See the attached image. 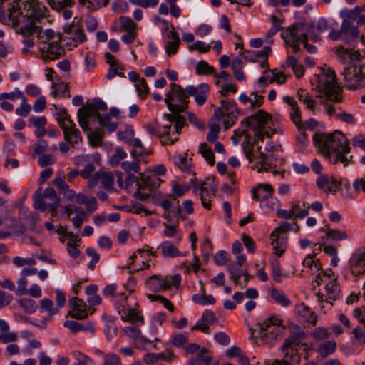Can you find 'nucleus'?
<instances>
[{"label": "nucleus", "instance_id": "63", "mask_svg": "<svg viewBox=\"0 0 365 365\" xmlns=\"http://www.w3.org/2000/svg\"><path fill=\"white\" fill-rule=\"evenodd\" d=\"M189 190L188 186L175 185L173 187V195L175 198L180 197Z\"/></svg>", "mask_w": 365, "mask_h": 365}, {"label": "nucleus", "instance_id": "51", "mask_svg": "<svg viewBox=\"0 0 365 365\" xmlns=\"http://www.w3.org/2000/svg\"><path fill=\"white\" fill-rule=\"evenodd\" d=\"M326 236L327 237L331 238L332 240H339L342 239H346L347 237V235L346 232H341L337 230H331L329 229L327 232L326 233Z\"/></svg>", "mask_w": 365, "mask_h": 365}, {"label": "nucleus", "instance_id": "3", "mask_svg": "<svg viewBox=\"0 0 365 365\" xmlns=\"http://www.w3.org/2000/svg\"><path fill=\"white\" fill-rule=\"evenodd\" d=\"M361 9L358 6L351 10L344 9L340 12V16L343 21L340 29L338 31H331L329 36L333 41L342 40L346 43H351L358 38L359 31L357 26L354 25V22L357 19Z\"/></svg>", "mask_w": 365, "mask_h": 365}, {"label": "nucleus", "instance_id": "42", "mask_svg": "<svg viewBox=\"0 0 365 365\" xmlns=\"http://www.w3.org/2000/svg\"><path fill=\"white\" fill-rule=\"evenodd\" d=\"M136 90L138 93L139 96L144 99L148 93L149 88L144 78H140L135 83Z\"/></svg>", "mask_w": 365, "mask_h": 365}, {"label": "nucleus", "instance_id": "29", "mask_svg": "<svg viewBox=\"0 0 365 365\" xmlns=\"http://www.w3.org/2000/svg\"><path fill=\"white\" fill-rule=\"evenodd\" d=\"M96 176L101 180V184L106 189L111 190L114 185V178L110 172H98Z\"/></svg>", "mask_w": 365, "mask_h": 365}, {"label": "nucleus", "instance_id": "31", "mask_svg": "<svg viewBox=\"0 0 365 365\" xmlns=\"http://www.w3.org/2000/svg\"><path fill=\"white\" fill-rule=\"evenodd\" d=\"M53 88H54V96L63 98H69L70 93L68 91V85L63 82L53 83Z\"/></svg>", "mask_w": 365, "mask_h": 365}, {"label": "nucleus", "instance_id": "49", "mask_svg": "<svg viewBox=\"0 0 365 365\" xmlns=\"http://www.w3.org/2000/svg\"><path fill=\"white\" fill-rule=\"evenodd\" d=\"M74 0H48L51 6L56 10H60L66 6L73 4Z\"/></svg>", "mask_w": 365, "mask_h": 365}, {"label": "nucleus", "instance_id": "54", "mask_svg": "<svg viewBox=\"0 0 365 365\" xmlns=\"http://www.w3.org/2000/svg\"><path fill=\"white\" fill-rule=\"evenodd\" d=\"M292 228V225L287 222H283L281 225L277 227L272 233L271 237H274L275 236H281V234L285 233L287 231L290 230Z\"/></svg>", "mask_w": 365, "mask_h": 365}, {"label": "nucleus", "instance_id": "11", "mask_svg": "<svg viewBox=\"0 0 365 365\" xmlns=\"http://www.w3.org/2000/svg\"><path fill=\"white\" fill-rule=\"evenodd\" d=\"M304 30V24L297 23L287 28L282 33V37L284 39L287 44L289 45L294 53L299 51V43L302 42L300 33Z\"/></svg>", "mask_w": 365, "mask_h": 365}, {"label": "nucleus", "instance_id": "16", "mask_svg": "<svg viewBox=\"0 0 365 365\" xmlns=\"http://www.w3.org/2000/svg\"><path fill=\"white\" fill-rule=\"evenodd\" d=\"M306 337L305 332L298 326H291V334L284 341V349L288 346H297Z\"/></svg>", "mask_w": 365, "mask_h": 365}, {"label": "nucleus", "instance_id": "45", "mask_svg": "<svg viewBox=\"0 0 365 365\" xmlns=\"http://www.w3.org/2000/svg\"><path fill=\"white\" fill-rule=\"evenodd\" d=\"M119 21L121 28L125 31H131L135 30L137 26L130 18L120 16Z\"/></svg>", "mask_w": 365, "mask_h": 365}, {"label": "nucleus", "instance_id": "58", "mask_svg": "<svg viewBox=\"0 0 365 365\" xmlns=\"http://www.w3.org/2000/svg\"><path fill=\"white\" fill-rule=\"evenodd\" d=\"M14 264L17 267H23L24 265H34L36 264L35 259L32 258H22L21 257H16L13 259Z\"/></svg>", "mask_w": 365, "mask_h": 365}, {"label": "nucleus", "instance_id": "52", "mask_svg": "<svg viewBox=\"0 0 365 365\" xmlns=\"http://www.w3.org/2000/svg\"><path fill=\"white\" fill-rule=\"evenodd\" d=\"M41 309L47 310L51 315L56 314L58 312V309L53 307V302L49 299L41 300Z\"/></svg>", "mask_w": 365, "mask_h": 365}, {"label": "nucleus", "instance_id": "61", "mask_svg": "<svg viewBox=\"0 0 365 365\" xmlns=\"http://www.w3.org/2000/svg\"><path fill=\"white\" fill-rule=\"evenodd\" d=\"M17 339V334L14 332H4L0 333V340L4 344H8L13 341H15Z\"/></svg>", "mask_w": 365, "mask_h": 365}, {"label": "nucleus", "instance_id": "56", "mask_svg": "<svg viewBox=\"0 0 365 365\" xmlns=\"http://www.w3.org/2000/svg\"><path fill=\"white\" fill-rule=\"evenodd\" d=\"M28 282L27 279L23 277L21 279H20L18 282V287L16 289V294L18 296H22V295H26V286H27Z\"/></svg>", "mask_w": 365, "mask_h": 365}, {"label": "nucleus", "instance_id": "57", "mask_svg": "<svg viewBox=\"0 0 365 365\" xmlns=\"http://www.w3.org/2000/svg\"><path fill=\"white\" fill-rule=\"evenodd\" d=\"M103 365H121V362L118 356L110 354L105 356Z\"/></svg>", "mask_w": 365, "mask_h": 365}, {"label": "nucleus", "instance_id": "59", "mask_svg": "<svg viewBox=\"0 0 365 365\" xmlns=\"http://www.w3.org/2000/svg\"><path fill=\"white\" fill-rule=\"evenodd\" d=\"M220 127L217 125H210V131L207 134V139L210 142H215L218 138V133Z\"/></svg>", "mask_w": 365, "mask_h": 365}, {"label": "nucleus", "instance_id": "47", "mask_svg": "<svg viewBox=\"0 0 365 365\" xmlns=\"http://www.w3.org/2000/svg\"><path fill=\"white\" fill-rule=\"evenodd\" d=\"M271 21H272V27L269 29V31L267 32V36L268 38L272 37L277 32H278L279 31H280L282 29L280 21L277 18V16L272 15Z\"/></svg>", "mask_w": 365, "mask_h": 365}, {"label": "nucleus", "instance_id": "18", "mask_svg": "<svg viewBox=\"0 0 365 365\" xmlns=\"http://www.w3.org/2000/svg\"><path fill=\"white\" fill-rule=\"evenodd\" d=\"M281 351L284 353V357L279 361L291 365H297L300 363L301 357L296 346H288L284 349V344H282Z\"/></svg>", "mask_w": 365, "mask_h": 365}, {"label": "nucleus", "instance_id": "28", "mask_svg": "<svg viewBox=\"0 0 365 365\" xmlns=\"http://www.w3.org/2000/svg\"><path fill=\"white\" fill-rule=\"evenodd\" d=\"M162 255L165 257H175L181 255L179 250L171 242H165L161 246Z\"/></svg>", "mask_w": 365, "mask_h": 365}, {"label": "nucleus", "instance_id": "36", "mask_svg": "<svg viewBox=\"0 0 365 365\" xmlns=\"http://www.w3.org/2000/svg\"><path fill=\"white\" fill-rule=\"evenodd\" d=\"M171 125H165L164 126L163 129V132L162 133H159L158 135V137L159 138H160V140H161V143L162 145H172L173 144L175 141L178 140V138H171L170 137H168V134H169V130H170V128Z\"/></svg>", "mask_w": 365, "mask_h": 365}, {"label": "nucleus", "instance_id": "19", "mask_svg": "<svg viewBox=\"0 0 365 365\" xmlns=\"http://www.w3.org/2000/svg\"><path fill=\"white\" fill-rule=\"evenodd\" d=\"M336 53L339 61L343 63H348L351 60H357L361 55L359 51L352 48H346L343 46H337L335 47Z\"/></svg>", "mask_w": 365, "mask_h": 365}, {"label": "nucleus", "instance_id": "41", "mask_svg": "<svg viewBox=\"0 0 365 365\" xmlns=\"http://www.w3.org/2000/svg\"><path fill=\"white\" fill-rule=\"evenodd\" d=\"M121 167L127 174L131 173V172L140 173V167L138 162L124 161L121 163Z\"/></svg>", "mask_w": 365, "mask_h": 365}, {"label": "nucleus", "instance_id": "33", "mask_svg": "<svg viewBox=\"0 0 365 365\" xmlns=\"http://www.w3.org/2000/svg\"><path fill=\"white\" fill-rule=\"evenodd\" d=\"M64 325L74 333L81 330H89L91 332L95 331V329L92 324H90L88 327H85L81 323L75 321H66Z\"/></svg>", "mask_w": 365, "mask_h": 365}, {"label": "nucleus", "instance_id": "7", "mask_svg": "<svg viewBox=\"0 0 365 365\" xmlns=\"http://www.w3.org/2000/svg\"><path fill=\"white\" fill-rule=\"evenodd\" d=\"M344 76L345 86L349 90H356L364 86L365 79V65L351 64L345 67Z\"/></svg>", "mask_w": 365, "mask_h": 365}, {"label": "nucleus", "instance_id": "64", "mask_svg": "<svg viewBox=\"0 0 365 365\" xmlns=\"http://www.w3.org/2000/svg\"><path fill=\"white\" fill-rule=\"evenodd\" d=\"M73 356L78 361L76 364H74V365H87L88 363L91 361V359L88 356L81 352H73Z\"/></svg>", "mask_w": 365, "mask_h": 365}, {"label": "nucleus", "instance_id": "21", "mask_svg": "<svg viewBox=\"0 0 365 365\" xmlns=\"http://www.w3.org/2000/svg\"><path fill=\"white\" fill-rule=\"evenodd\" d=\"M171 31L170 34L168 35V38H171L165 44V51L168 56L175 54L180 44V38L178 34L175 31V28L173 25L170 26Z\"/></svg>", "mask_w": 365, "mask_h": 365}, {"label": "nucleus", "instance_id": "17", "mask_svg": "<svg viewBox=\"0 0 365 365\" xmlns=\"http://www.w3.org/2000/svg\"><path fill=\"white\" fill-rule=\"evenodd\" d=\"M295 312L299 321L308 322L315 325L317 321V316L311 309L304 304H299L295 306Z\"/></svg>", "mask_w": 365, "mask_h": 365}, {"label": "nucleus", "instance_id": "32", "mask_svg": "<svg viewBox=\"0 0 365 365\" xmlns=\"http://www.w3.org/2000/svg\"><path fill=\"white\" fill-rule=\"evenodd\" d=\"M199 152L205 158L208 164L213 165L215 160L211 148L206 143H201L199 148Z\"/></svg>", "mask_w": 365, "mask_h": 365}, {"label": "nucleus", "instance_id": "40", "mask_svg": "<svg viewBox=\"0 0 365 365\" xmlns=\"http://www.w3.org/2000/svg\"><path fill=\"white\" fill-rule=\"evenodd\" d=\"M123 332L130 338L133 339H141L145 340L143 336H141V331L140 329L134 326L125 327L123 329Z\"/></svg>", "mask_w": 365, "mask_h": 365}, {"label": "nucleus", "instance_id": "10", "mask_svg": "<svg viewBox=\"0 0 365 365\" xmlns=\"http://www.w3.org/2000/svg\"><path fill=\"white\" fill-rule=\"evenodd\" d=\"M61 40V36H58L56 41L42 43V46L40 47L41 57L45 62L55 61L64 55L65 50L58 43Z\"/></svg>", "mask_w": 365, "mask_h": 365}, {"label": "nucleus", "instance_id": "35", "mask_svg": "<svg viewBox=\"0 0 365 365\" xmlns=\"http://www.w3.org/2000/svg\"><path fill=\"white\" fill-rule=\"evenodd\" d=\"M88 131V137L89 139V143L92 146H98L101 144L102 138H103V131L102 130H95L92 132L91 128H89Z\"/></svg>", "mask_w": 365, "mask_h": 365}, {"label": "nucleus", "instance_id": "44", "mask_svg": "<svg viewBox=\"0 0 365 365\" xmlns=\"http://www.w3.org/2000/svg\"><path fill=\"white\" fill-rule=\"evenodd\" d=\"M148 298L151 299L152 301H159L161 303H163L164 307L166 309H168L169 311H170V312L174 311V306L172 304V302L163 296L154 295V294H148Z\"/></svg>", "mask_w": 365, "mask_h": 365}, {"label": "nucleus", "instance_id": "9", "mask_svg": "<svg viewBox=\"0 0 365 365\" xmlns=\"http://www.w3.org/2000/svg\"><path fill=\"white\" fill-rule=\"evenodd\" d=\"M93 117L98 119L100 125H105L111 119L108 114L101 116L91 103L84 105L78 111V123L83 130L89 129L88 119Z\"/></svg>", "mask_w": 365, "mask_h": 365}, {"label": "nucleus", "instance_id": "24", "mask_svg": "<svg viewBox=\"0 0 365 365\" xmlns=\"http://www.w3.org/2000/svg\"><path fill=\"white\" fill-rule=\"evenodd\" d=\"M140 182H138L139 189L148 187L150 190L160 184V179L155 175H146L145 173H139Z\"/></svg>", "mask_w": 365, "mask_h": 365}, {"label": "nucleus", "instance_id": "14", "mask_svg": "<svg viewBox=\"0 0 365 365\" xmlns=\"http://www.w3.org/2000/svg\"><path fill=\"white\" fill-rule=\"evenodd\" d=\"M69 303L72 309L68 312V314L72 318L81 320L87 317V306L82 299H78V297H73L69 301Z\"/></svg>", "mask_w": 365, "mask_h": 365}, {"label": "nucleus", "instance_id": "53", "mask_svg": "<svg viewBox=\"0 0 365 365\" xmlns=\"http://www.w3.org/2000/svg\"><path fill=\"white\" fill-rule=\"evenodd\" d=\"M86 254L92 257V260L88 264V267L93 270L95 267L96 263H97L100 259L99 255L96 252V250L92 247H88L86 251Z\"/></svg>", "mask_w": 365, "mask_h": 365}, {"label": "nucleus", "instance_id": "12", "mask_svg": "<svg viewBox=\"0 0 365 365\" xmlns=\"http://www.w3.org/2000/svg\"><path fill=\"white\" fill-rule=\"evenodd\" d=\"M269 115L262 110H259L256 114L245 118L241 123L242 129L240 134L243 135L248 128H251L255 131L263 128L267 123Z\"/></svg>", "mask_w": 365, "mask_h": 365}, {"label": "nucleus", "instance_id": "6", "mask_svg": "<svg viewBox=\"0 0 365 365\" xmlns=\"http://www.w3.org/2000/svg\"><path fill=\"white\" fill-rule=\"evenodd\" d=\"M187 98L185 90L180 85L172 83L165 102L171 112H184L187 108Z\"/></svg>", "mask_w": 365, "mask_h": 365}, {"label": "nucleus", "instance_id": "1", "mask_svg": "<svg viewBox=\"0 0 365 365\" xmlns=\"http://www.w3.org/2000/svg\"><path fill=\"white\" fill-rule=\"evenodd\" d=\"M46 6L38 0L16 1L10 4L7 16L14 25L19 26L21 33L26 36H36L42 39V43L57 40V36L51 29H46L42 35V29L37 25L46 17Z\"/></svg>", "mask_w": 365, "mask_h": 365}, {"label": "nucleus", "instance_id": "23", "mask_svg": "<svg viewBox=\"0 0 365 365\" xmlns=\"http://www.w3.org/2000/svg\"><path fill=\"white\" fill-rule=\"evenodd\" d=\"M64 32L70 36L73 41L82 43L86 37L83 30L78 25L71 24L64 27Z\"/></svg>", "mask_w": 365, "mask_h": 365}, {"label": "nucleus", "instance_id": "30", "mask_svg": "<svg viewBox=\"0 0 365 365\" xmlns=\"http://www.w3.org/2000/svg\"><path fill=\"white\" fill-rule=\"evenodd\" d=\"M336 349V344L334 341H328L318 347V352L322 357H327L333 354Z\"/></svg>", "mask_w": 365, "mask_h": 365}, {"label": "nucleus", "instance_id": "34", "mask_svg": "<svg viewBox=\"0 0 365 365\" xmlns=\"http://www.w3.org/2000/svg\"><path fill=\"white\" fill-rule=\"evenodd\" d=\"M127 157V153L123 148L118 147L115 150V153L110 158V164L112 167H117L121 160Z\"/></svg>", "mask_w": 365, "mask_h": 365}, {"label": "nucleus", "instance_id": "13", "mask_svg": "<svg viewBox=\"0 0 365 365\" xmlns=\"http://www.w3.org/2000/svg\"><path fill=\"white\" fill-rule=\"evenodd\" d=\"M63 130L64 139L73 147L79 141H81L80 131L76 128V124L72 121L71 117L60 124Z\"/></svg>", "mask_w": 365, "mask_h": 365}, {"label": "nucleus", "instance_id": "20", "mask_svg": "<svg viewBox=\"0 0 365 365\" xmlns=\"http://www.w3.org/2000/svg\"><path fill=\"white\" fill-rule=\"evenodd\" d=\"M146 284L152 291L156 292L162 289H168L171 287V284L168 277L162 279L157 275H153L150 277Z\"/></svg>", "mask_w": 365, "mask_h": 365}, {"label": "nucleus", "instance_id": "39", "mask_svg": "<svg viewBox=\"0 0 365 365\" xmlns=\"http://www.w3.org/2000/svg\"><path fill=\"white\" fill-rule=\"evenodd\" d=\"M43 198L44 197L41 195V190L40 188L36 191V192L34 197V207L35 209L39 210L42 212L46 210L47 206L46 205V202L43 200Z\"/></svg>", "mask_w": 365, "mask_h": 365}, {"label": "nucleus", "instance_id": "37", "mask_svg": "<svg viewBox=\"0 0 365 365\" xmlns=\"http://www.w3.org/2000/svg\"><path fill=\"white\" fill-rule=\"evenodd\" d=\"M196 72L198 75L212 74L215 72V68L209 66L205 61H200L196 66Z\"/></svg>", "mask_w": 365, "mask_h": 365}, {"label": "nucleus", "instance_id": "60", "mask_svg": "<svg viewBox=\"0 0 365 365\" xmlns=\"http://www.w3.org/2000/svg\"><path fill=\"white\" fill-rule=\"evenodd\" d=\"M189 49L190 51L197 50L200 53H206L210 51V45L206 46L204 42L197 41L194 44L190 45L189 46Z\"/></svg>", "mask_w": 365, "mask_h": 365}, {"label": "nucleus", "instance_id": "43", "mask_svg": "<svg viewBox=\"0 0 365 365\" xmlns=\"http://www.w3.org/2000/svg\"><path fill=\"white\" fill-rule=\"evenodd\" d=\"M331 333L324 327H317L313 331V337L317 341H324L329 338Z\"/></svg>", "mask_w": 365, "mask_h": 365}, {"label": "nucleus", "instance_id": "48", "mask_svg": "<svg viewBox=\"0 0 365 365\" xmlns=\"http://www.w3.org/2000/svg\"><path fill=\"white\" fill-rule=\"evenodd\" d=\"M315 255H309L303 261V266L310 268L311 270L313 269V266H315V269L319 271L321 269L319 259H314Z\"/></svg>", "mask_w": 365, "mask_h": 365}, {"label": "nucleus", "instance_id": "26", "mask_svg": "<svg viewBox=\"0 0 365 365\" xmlns=\"http://www.w3.org/2000/svg\"><path fill=\"white\" fill-rule=\"evenodd\" d=\"M272 245L274 250V254L281 257L287 248V240L284 237L275 236L272 237Z\"/></svg>", "mask_w": 365, "mask_h": 365}, {"label": "nucleus", "instance_id": "4", "mask_svg": "<svg viewBox=\"0 0 365 365\" xmlns=\"http://www.w3.org/2000/svg\"><path fill=\"white\" fill-rule=\"evenodd\" d=\"M317 88L329 101L340 102L342 99V88L336 81L334 70L324 69L317 75Z\"/></svg>", "mask_w": 365, "mask_h": 365}, {"label": "nucleus", "instance_id": "62", "mask_svg": "<svg viewBox=\"0 0 365 365\" xmlns=\"http://www.w3.org/2000/svg\"><path fill=\"white\" fill-rule=\"evenodd\" d=\"M237 91V86L234 83L222 84L221 85V90L220 91L221 96H226L228 92L235 93Z\"/></svg>", "mask_w": 365, "mask_h": 365}, {"label": "nucleus", "instance_id": "50", "mask_svg": "<svg viewBox=\"0 0 365 365\" xmlns=\"http://www.w3.org/2000/svg\"><path fill=\"white\" fill-rule=\"evenodd\" d=\"M24 93L21 91L16 89L13 92L2 93L0 94V101L11 100L13 101L16 98L21 99L23 98Z\"/></svg>", "mask_w": 365, "mask_h": 365}, {"label": "nucleus", "instance_id": "55", "mask_svg": "<svg viewBox=\"0 0 365 365\" xmlns=\"http://www.w3.org/2000/svg\"><path fill=\"white\" fill-rule=\"evenodd\" d=\"M272 272L274 279L277 282H282V272L278 262H272Z\"/></svg>", "mask_w": 365, "mask_h": 365}, {"label": "nucleus", "instance_id": "46", "mask_svg": "<svg viewBox=\"0 0 365 365\" xmlns=\"http://www.w3.org/2000/svg\"><path fill=\"white\" fill-rule=\"evenodd\" d=\"M19 304L28 314H31L36 310V302L31 299H22L19 301Z\"/></svg>", "mask_w": 365, "mask_h": 365}, {"label": "nucleus", "instance_id": "15", "mask_svg": "<svg viewBox=\"0 0 365 365\" xmlns=\"http://www.w3.org/2000/svg\"><path fill=\"white\" fill-rule=\"evenodd\" d=\"M274 189L268 183L258 184L252 189V198L257 201L260 200L267 201L272 197Z\"/></svg>", "mask_w": 365, "mask_h": 365}, {"label": "nucleus", "instance_id": "8", "mask_svg": "<svg viewBox=\"0 0 365 365\" xmlns=\"http://www.w3.org/2000/svg\"><path fill=\"white\" fill-rule=\"evenodd\" d=\"M221 104L222 107H217L215 109L214 115L217 120H220L223 116L225 117L223 119V124L225 129L227 130L235 123L239 111L235 101L222 100Z\"/></svg>", "mask_w": 365, "mask_h": 365}, {"label": "nucleus", "instance_id": "38", "mask_svg": "<svg viewBox=\"0 0 365 365\" xmlns=\"http://www.w3.org/2000/svg\"><path fill=\"white\" fill-rule=\"evenodd\" d=\"M19 108L16 110V113L22 117H26L31 110V106L27 103L26 97L24 96L21 99Z\"/></svg>", "mask_w": 365, "mask_h": 365}, {"label": "nucleus", "instance_id": "5", "mask_svg": "<svg viewBox=\"0 0 365 365\" xmlns=\"http://www.w3.org/2000/svg\"><path fill=\"white\" fill-rule=\"evenodd\" d=\"M314 282L317 286L324 284V291L319 289L317 293L319 302L332 304L331 301H335L338 298L340 288L337 279L332 274L331 270H329V272L321 270L317 274Z\"/></svg>", "mask_w": 365, "mask_h": 365}, {"label": "nucleus", "instance_id": "27", "mask_svg": "<svg viewBox=\"0 0 365 365\" xmlns=\"http://www.w3.org/2000/svg\"><path fill=\"white\" fill-rule=\"evenodd\" d=\"M270 294L274 302L282 307H288L292 304L290 299L282 291L273 288Z\"/></svg>", "mask_w": 365, "mask_h": 365}, {"label": "nucleus", "instance_id": "25", "mask_svg": "<svg viewBox=\"0 0 365 365\" xmlns=\"http://www.w3.org/2000/svg\"><path fill=\"white\" fill-rule=\"evenodd\" d=\"M121 319L124 322H129L131 323H135L137 322H140L141 324L144 323L143 316L140 315L139 313L135 309H125L121 310Z\"/></svg>", "mask_w": 365, "mask_h": 365}, {"label": "nucleus", "instance_id": "2", "mask_svg": "<svg viewBox=\"0 0 365 365\" xmlns=\"http://www.w3.org/2000/svg\"><path fill=\"white\" fill-rule=\"evenodd\" d=\"M313 140L319 151L331 163L336 164L341 161L346 166L352 160V155L349 158L346 156V154L350 152V147L349 140L341 132L336 130L329 135L316 133Z\"/></svg>", "mask_w": 365, "mask_h": 365}, {"label": "nucleus", "instance_id": "22", "mask_svg": "<svg viewBox=\"0 0 365 365\" xmlns=\"http://www.w3.org/2000/svg\"><path fill=\"white\" fill-rule=\"evenodd\" d=\"M351 265L353 272H358L359 274H365V252H356L351 259Z\"/></svg>", "mask_w": 365, "mask_h": 365}]
</instances>
